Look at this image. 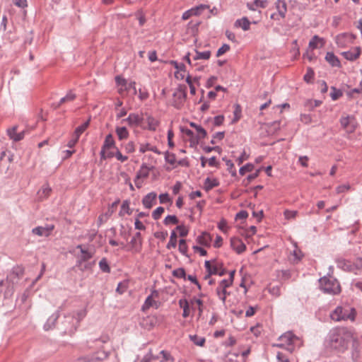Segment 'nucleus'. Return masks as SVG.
<instances>
[{"mask_svg": "<svg viewBox=\"0 0 362 362\" xmlns=\"http://www.w3.org/2000/svg\"><path fill=\"white\" fill-rule=\"evenodd\" d=\"M230 49V46L227 44L223 45L217 51L216 57H219L221 55L224 54Z\"/></svg>", "mask_w": 362, "mask_h": 362, "instance_id": "nucleus-60", "label": "nucleus"}, {"mask_svg": "<svg viewBox=\"0 0 362 362\" xmlns=\"http://www.w3.org/2000/svg\"><path fill=\"white\" fill-rule=\"evenodd\" d=\"M181 132L182 134L183 141L185 143L189 144V146L191 148H196L199 144V141L202 139L200 136H198L194 132L187 128H181Z\"/></svg>", "mask_w": 362, "mask_h": 362, "instance_id": "nucleus-8", "label": "nucleus"}, {"mask_svg": "<svg viewBox=\"0 0 362 362\" xmlns=\"http://www.w3.org/2000/svg\"><path fill=\"white\" fill-rule=\"evenodd\" d=\"M176 229L179 232V235L181 237H185L188 234V229L183 225L178 226Z\"/></svg>", "mask_w": 362, "mask_h": 362, "instance_id": "nucleus-63", "label": "nucleus"}, {"mask_svg": "<svg viewBox=\"0 0 362 362\" xmlns=\"http://www.w3.org/2000/svg\"><path fill=\"white\" fill-rule=\"evenodd\" d=\"M204 266L208 273L206 276V279L211 275L223 276L225 274V269L223 268L222 263L216 259L205 261Z\"/></svg>", "mask_w": 362, "mask_h": 362, "instance_id": "nucleus-6", "label": "nucleus"}, {"mask_svg": "<svg viewBox=\"0 0 362 362\" xmlns=\"http://www.w3.org/2000/svg\"><path fill=\"white\" fill-rule=\"evenodd\" d=\"M179 305L183 309L182 317L186 318L190 315V310L192 309L190 302L186 299H181L179 300Z\"/></svg>", "mask_w": 362, "mask_h": 362, "instance_id": "nucleus-28", "label": "nucleus"}, {"mask_svg": "<svg viewBox=\"0 0 362 362\" xmlns=\"http://www.w3.org/2000/svg\"><path fill=\"white\" fill-rule=\"evenodd\" d=\"M361 48L358 47H356L354 48L351 49L347 52H344L342 55L349 61H354L357 59L361 55Z\"/></svg>", "mask_w": 362, "mask_h": 362, "instance_id": "nucleus-22", "label": "nucleus"}, {"mask_svg": "<svg viewBox=\"0 0 362 362\" xmlns=\"http://www.w3.org/2000/svg\"><path fill=\"white\" fill-rule=\"evenodd\" d=\"M192 249L194 252L199 253L201 256H206L207 255L206 250L199 245H194Z\"/></svg>", "mask_w": 362, "mask_h": 362, "instance_id": "nucleus-64", "label": "nucleus"}, {"mask_svg": "<svg viewBox=\"0 0 362 362\" xmlns=\"http://www.w3.org/2000/svg\"><path fill=\"white\" fill-rule=\"evenodd\" d=\"M325 45V40L324 38L319 37L318 35H314L309 42V48L311 49L322 48Z\"/></svg>", "mask_w": 362, "mask_h": 362, "instance_id": "nucleus-23", "label": "nucleus"}, {"mask_svg": "<svg viewBox=\"0 0 362 362\" xmlns=\"http://www.w3.org/2000/svg\"><path fill=\"white\" fill-rule=\"evenodd\" d=\"M165 209L162 206L156 208L152 213V217L154 220H158L162 214L164 213Z\"/></svg>", "mask_w": 362, "mask_h": 362, "instance_id": "nucleus-47", "label": "nucleus"}, {"mask_svg": "<svg viewBox=\"0 0 362 362\" xmlns=\"http://www.w3.org/2000/svg\"><path fill=\"white\" fill-rule=\"evenodd\" d=\"M225 134L223 132H216L214 134L211 143L215 144L221 141L224 138Z\"/></svg>", "mask_w": 362, "mask_h": 362, "instance_id": "nucleus-50", "label": "nucleus"}, {"mask_svg": "<svg viewBox=\"0 0 362 362\" xmlns=\"http://www.w3.org/2000/svg\"><path fill=\"white\" fill-rule=\"evenodd\" d=\"M139 151L141 153H145L146 151H152L158 155H160L161 153L156 146H153L148 142L141 143L139 144Z\"/></svg>", "mask_w": 362, "mask_h": 362, "instance_id": "nucleus-24", "label": "nucleus"}, {"mask_svg": "<svg viewBox=\"0 0 362 362\" xmlns=\"http://www.w3.org/2000/svg\"><path fill=\"white\" fill-rule=\"evenodd\" d=\"M75 98H76V95L72 91H69L66 95V96H64V98H62L60 100V104H62V103H66V102L73 101Z\"/></svg>", "mask_w": 362, "mask_h": 362, "instance_id": "nucleus-53", "label": "nucleus"}, {"mask_svg": "<svg viewBox=\"0 0 362 362\" xmlns=\"http://www.w3.org/2000/svg\"><path fill=\"white\" fill-rule=\"evenodd\" d=\"M119 200H117L115 202H113L112 204V205L109 207L107 211L103 214V215H105V221H107V219L112 216V214H113V209H112L116 207L117 206V204H119Z\"/></svg>", "mask_w": 362, "mask_h": 362, "instance_id": "nucleus-51", "label": "nucleus"}, {"mask_svg": "<svg viewBox=\"0 0 362 362\" xmlns=\"http://www.w3.org/2000/svg\"><path fill=\"white\" fill-rule=\"evenodd\" d=\"M124 150L127 153H132L135 151V144L132 141H129L124 145Z\"/></svg>", "mask_w": 362, "mask_h": 362, "instance_id": "nucleus-58", "label": "nucleus"}, {"mask_svg": "<svg viewBox=\"0 0 362 362\" xmlns=\"http://www.w3.org/2000/svg\"><path fill=\"white\" fill-rule=\"evenodd\" d=\"M16 130H17L16 127H13V129H9L8 131V135L11 137V139H12L15 141H20V140L23 139V138L24 136L23 132L17 134Z\"/></svg>", "mask_w": 362, "mask_h": 362, "instance_id": "nucleus-38", "label": "nucleus"}, {"mask_svg": "<svg viewBox=\"0 0 362 362\" xmlns=\"http://www.w3.org/2000/svg\"><path fill=\"white\" fill-rule=\"evenodd\" d=\"M330 96L333 100H337L341 98L343 93L341 90L337 89L335 87H331Z\"/></svg>", "mask_w": 362, "mask_h": 362, "instance_id": "nucleus-43", "label": "nucleus"}, {"mask_svg": "<svg viewBox=\"0 0 362 362\" xmlns=\"http://www.w3.org/2000/svg\"><path fill=\"white\" fill-rule=\"evenodd\" d=\"M218 228L223 233H228L229 230V226H228L227 221L225 219L220 221V222L218 223Z\"/></svg>", "mask_w": 362, "mask_h": 362, "instance_id": "nucleus-52", "label": "nucleus"}, {"mask_svg": "<svg viewBox=\"0 0 362 362\" xmlns=\"http://www.w3.org/2000/svg\"><path fill=\"white\" fill-rule=\"evenodd\" d=\"M187 100V87L185 85H180L173 92L172 105L177 109L182 108Z\"/></svg>", "mask_w": 362, "mask_h": 362, "instance_id": "nucleus-4", "label": "nucleus"}, {"mask_svg": "<svg viewBox=\"0 0 362 362\" xmlns=\"http://www.w3.org/2000/svg\"><path fill=\"white\" fill-rule=\"evenodd\" d=\"M51 191L52 189L49 185H42L37 192L39 199L42 200L47 199L50 195Z\"/></svg>", "mask_w": 362, "mask_h": 362, "instance_id": "nucleus-31", "label": "nucleus"}, {"mask_svg": "<svg viewBox=\"0 0 362 362\" xmlns=\"http://www.w3.org/2000/svg\"><path fill=\"white\" fill-rule=\"evenodd\" d=\"M127 288H128V283L127 282H126V281L120 282L117 285L116 291L119 294H122V293H124L127 291Z\"/></svg>", "mask_w": 362, "mask_h": 362, "instance_id": "nucleus-55", "label": "nucleus"}, {"mask_svg": "<svg viewBox=\"0 0 362 362\" xmlns=\"http://www.w3.org/2000/svg\"><path fill=\"white\" fill-rule=\"evenodd\" d=\"M354 37L351 34L342 33L336 37L335 41L337 45L340 47H345L348 45L353 42Z\"/></svg>", "mask_w": 362, "mask_h": 362, "instance_id": "nucleus-16", "label": "nucleus"}, {"mask_svg": "<svg viewBox=\"0 0 362 362\" xmlns=\"http://www.w3.org/2000/svg\"><path fill=\"white\" fill-rule=\"evenodd\" d=\"M173 274L177 278H185L186 274L183 268H178L173 272Z\"/></svg>", "mask_w": 362, "mask_h": 362, "instance_id": "nucleus-61", "label": "nucleus"}, {"mask_svg": "<svg viewBox=\"0 0 362 362\" xmlns=\"http://www.w3.org/2000/svg\"><path fill=\"white\" fill-rule=\"evenodd\" d=\"M132 214V209L130 208V201L124 200L122 203L119 215L122 217L126 215H131Z\"/></svg>", "mask_w": 362, "mask_h": 362, "instance_id": "nucleus-26", "label": "nucleus"}, {"mask_svg": "<svg viewBox=\"0 0 362 362\" xmlns=\"http://www.w3.org/2000/svg\"><path fill=\"white\" fill-rule=\"evenodd\" d=\"M190 340L197 346H204L205 344L206 339L202 337H199L197 334L189 335Z\"/></svg>", "mask_w": 362, "mask_h": 362, "instance_id": "nucleus-35", "label": "nucleus"}, {"mask_svg": "<svg viewBox=\"0 0 362 362\" xmlns=\"http://www.w3.org/2000/svg\"><path fill=\"white\" fill-rule=\"evenodd\" d=\"M242 117V108L239 104L234 105L233 118L232 119L231 124L237 123Z\"/></svg>", "mask_w": 362, "mask_h": 362, "instance_id": "nucleus-34", "label": "nucleus"}, {"mask_svg": "<svg viewBox=\"0 0 362 362\" xmlns=\"http://www.w3.org/2000/svg\"><path fill=\"white\" fill-rule=\"evenodd\" d=\"M78 248L81 249L80 260L86 262L92 257L91 253L83 249L81 245H78Z\"/></svg>", "mask_w": 362, "mask_h": 362, "instance_id": "nucleus-41", "label": "nucleus"}, {"mask_svg": "<svg viewBox=\"0 0 362 362\" xmlns=\"http://www.w3.org/2000/svg\"><path fill=\"white\" fill-rule=\"evenodd\" d=\"M209 6L205 4L193 7L183 13L182 18L184 21L189 19L192 16H200L204 10L209 9Z\"/></svg>", "mask_w": 362, "mask_h": 362, "instance_id": "nucleus-13", "label": "nucleus"}, {"mask_svg": "<svg viewBox=\"0 0 362 362\" xmlns=\"http://www.w3.org/2000/svg\"><path fill=\"white\" fill-rule=\"evenodd\" d=\"M190 305L192 310L197 309L199 311L198 315L200 317L202 315L204 310V303L200 298H193L190 300Z\"/></svg>", "mask_w": 362, "mask_h": 362, "instance_id": "nucleus-25", "label": "nucleus"}, {"mask_svg": "<svg viewBox=\"0 0 362 362\" xmlns=\"http://www.w3.org/2000/svg\"><path fill=\"white\" fill-rule=\"evenodd\" d=\"M355 317V312L353 310L351 315L346 316L343 313V309L340 307L337 308L331 314V318L334 321H339L341 320H346L350 318L354 320Z\"/></svg>", "mask_w": 362, "mask_h": 362, "instance_id": "nucleus-17", "label": "nucleus"}, {"mask_svg": "<svg viewBox=\"0 0 362 362\" xmlns=\"http://www.w3.org/2000/svg\"><path fill=\"white\" fill-rule=\"evenodd\" d=\"M234 274L235 271L230 272L228 279L222 280L216 288V293L223 303H225L226 296L229 294L227 288L233 284Z\"/></svg>", "mask_w": 362, "mask_h": 362, "instance_id": "nucleus-5", "label": "nucleus"}, {"mask_svg": "<svg viewBox=\"0 0 362 362\" xmlns=\"http://www.w3.org/2000/svg\"><path fill=\"white\" fill-rule=\"evenodd\" d=\"M89 126V120L83 122L82 124L78 126L74 132V136H76V137H80V136L86 130V129Z\"/></svg>", "mask_w": 362, "mask_h": 362, "instance_id": "nucleus-37", "label": "nucleus"}, {"mask_svg": "<svg viewBox=\"0 0 362 362\" xmlns=\"http://www.w3.org/2000/svg\"><path fill=\"white\" fill-rule=\"evenodd\" d=\"M211 57V52L210 51H205V52H199L195 51V54L193 56L194 60H199V59H205L207 60Z\"/></svg>", "mask_w": 362, "mask_h": 362, "instance_id": "nucleus-36", "label": "nucleus"}, {"mask_svg": "<svg viewBox=\"0 0 362 362\" xmlns=\"http://www.w3.org/2000/svg\"><path fill=\"white\" fill-rule=\"evenodd\" d=\"M250 22L246 17H243L240 19H238L235 22V27H240L243 30L246 31L250 29Z\"/></svg>", "mask_w": 362, "mask_h": 362, "instance_id": "nucleus-32", "label": "nucleus"}, {"mask_svg": "<svg viewBox=\"0 0 362 362\" xmlns=\"http://www.w3.org/2000/svg\"><path fill=\"white\" fill-rule=\"evenodd\" d=\"M166 162L171 165V168L177 165L176 157L173 153H167L165 156Z\"/></svg>", "mask_w": 362, "mask_h": 362, "instance_id": "nucleus-40", "label": "nucleus"}, {"mask_svg": "<svg viewBox=\"0 0 362 362\" xmlns=\"http://www.w3.org/2000/svg\"><path fill=\"white\" fill-rule=\"evenodd\" d=\"M325 60L332 66L339 67L340 61L338 57L332 52H328L325 56Z\"/></svg>", "mask_w": 362, "mask_h": 362, "instance_id": "nucleus-27", "label": "nucleus"}, {"mask_svg": "<svg viewBox=\"0 0 362 362\" xmlns=\"http://www.w3.org/2000/svg\"><path fill=\"white\" fill-rule=\"evenodd\" d=\"M194 130V133L202 139H204L207 135L206 130L200 125H198Z\"/></svg>", "mask_w": 362, "mask_h": 362, "instance_id": "nucleus-57", "label": "nucleus"}, {"mask_svg": "<svg viewBox=\"0 0 362 362\" xmlns=\"http://www.w3.org/2000/svg\"><path fill=\"white\" fill-rule=\"evenodd\" d=\"M280 344L278 345L280 347H283L285 346H289L295 344L296 341L298 340V338L291 332H287L282 334L279 339Z\"/></svg>", "mask_w": 362, "mask_h": 362, "instance_id": "nucleus-15", "label": "nucleus"}, {"mask_svg": "<svg viewBox=\"0 0 362 362\" xmlns=\"http://www.w3.org/2000/svg\"><path fill=\"white\" fill-rule=\"evenodd\" d=\"M339 122L341 127L349 134L354 133L358 127L356 118L353 115L342 116Z\"/></svg>", "mask_w": 362, "mask_h": 362, "instance_id": "nucleus-9", "label": "nucleus"}, {"mask_svg": "<svg viewBox=\"0 0 362 362\" xmlns=\"http://www.w3.org/2000/svg\"><path fill=\"white\" fill-rule=\"evenodd\" d=\"M157 194L156 192H151L147 194L142 199V204L146 209H151L156 204Z\"/></svg>", "mask_w": 362, "mask_h": 362, "instance_id": "nucleus-21", "label": "nucleus"}, {"mask_svg": "<svg viewBox=\"0 0 362 362\" xmlns=\"http://www.w3.org/2000/svg\"><path fill=\"white\" fill-rule=\"evenodd\" d=\"M115 145V140L112 134L106 136L103 146L101 150V158L106 159L114 156V153L110 151L112 148H114Z\"/></svg>", "mask_w": 362, "mask_h": 362, "instance_id": "nucleus-10", "label": "nucleus"}, {"mask_svg": "<svg viewBox=\"0 0 362 362\" xmlns=\"http://www.w3.org/2000/svg\"><path fill=\"white\" fill-rule=\"evenodd\" d=\"M117 85L119 86L124 87V89H127V81L124 78L117 76L115 78Z\"/></svg>", "mask_w": 362, "mask_h": 362, "instance_id": "nucleus-62", "label": "nucleus"}, {"mask_svg": "<svg viewBox=\"0 0 362 362\" xmlns=\"http://www.w3.org/2000/svg\"><path fill=\"white\" fill-rule=\"evenodd\" d=\"M159 293L156 290H153L151 294L146 298L142 307V311H146L150 308H158L160 302L158 300Z\"/></svg>", "mask_w": 362, "mask_h": 362, "instance_id": "nucleus-11", "label": "nucleus"}, {"mask_svg": "<svg viewBox=\"0 0 362 362\" xmlns=\"http://www.w3.org/2000/svg\"><path fill=\"white\" fill-rule=\"evenodd\" d=\"M254 169V165L251 163H247L245 165L240 168L239 173L241 175H244L247 172H251Z\"/></svg>", "mask_w": 362, "mask_h": 362, "instance_id": "nucleus-56", "label": "nucleus"}, {"mask_svg": "<svg viewBox=\"0 0 362 362\" xmlns=\"http://www.w3.org/2000/svg\"><path fill=\"white\" fill-rule=\"evenodd\" d=\"M267 5H268V1L267 0H255L253 6L247 4V7L249 8L250 10L254 11V10H255V8L254 7V6L256 7L264 8L267 6Z\"/></svg>", "mask_w": 362, "mask_h": 362, "instance_id": "nucleus-39", "label": "nucleus"}, {"mask_svg": "<svg viewBox=\"0 0 362 362\" xmlns=\"http://www.w3.org/2000/svg\"><path fill=\"white\" fill-rule=\"evenodd\" d=\"M230 243L231 248L238 255L243 253L246 250L245 244L239 238H231Z\"/></svg>", "mask_w": 362, "mask_h": 362, "instance_id": "nucleus-14", "label": "nucleus"}, {"mask_svg": "<svg viewBox=\"0 0 362 362\" xmlns=\"http://www.w3.org/2000/svg\"><path fill=\"white\" fill-rule=\"evenodd\" d=\"M321 289L326 293L336 295L341 292L339 282L332 278L323 277L320 280Z\"/></svg>", "mask_w": 362, "mask_h": 362, "instance_id": "nucleus-3", "label": "nucleus"}, {"mask_svg": "<svg viewBox=\"0 0 362 362\" xmlns=\"http://www.w3.org/2000/svg\"><path fill=\"white\" fill-rule=\"evenodd\" d=\"M143 115H140L136 113H131L129 116L124 119L130 127H141V124L142 122Z\"/></svg>", "mask_w": 362, "mask_h": 362, "instance_id": "nucleus-19", "label": "nucleus"}, {"mask_svg": "<svg viewBox=\"0 0 362 362\" xmlns=\"http://www.w3.org/2000/svg\"><path fill=\"white\" fill-rule=\"evenodd\" d=\"M179 251L184 255H186L188 250V247L186 243V240L184 239H181L179 242Z\"/></svg>", "mask_w": 362, "mask_h": 362, "instance_id": "nucleus-49", "label": "nucleus"}, {"mask_svg": "<svg viewBox=\"0 0 362 362\" xmlns=\"http://www.w3.org/2000/svg\"><path fill=\"white\" fill-rule=\"evenodd\" d=\"M100 269L106 273H109L110 272V266L105 258L102 259L99 262Z\"/></svg>", "mask_w": 362, "mask_h": 362, "instance_id": "nucleus-48", "label": "nucleus"}, {"mask_svg": "<svg viewBox=\"0 0 362 362\" xmlns=\"http://www.w3.org/2000/svg\"><path fill=\"white\" fill-rule=\"evenodd\" d=\"M146 157H148V156H146L145 158ZM148 158L151 160L150 163L147 164L143 163L136 173L134 183L137 188H141L142 187L144 180L146 179L148 177L150 172L154 169L153 164L156 163V160L151 156H148Z\"/></svg>", "mask_w": 362, "mask_h": 362, "instance_id": "nucleus-2", "label": "nucleus"}, {"mask_svg": "<svg viewBox=\"0 0 362 362\" xmlns=\"http://www.w3.org/2000/svg\"><path fill=\"white\" fill-rule=\"evenodd\" d=\"M54 226L53 225H48L47 226H38L36 228H34L32 230V233L37 236L42 237H48L51 232L54 230Z\"/></svg>", "mask_w": 362, "mask_h": 362, "instance_id": "nucleus-18", "label": "nucleus"}, {"mask_svg": "<svg viewBox=\"0 0 362 362\" xmlns=\"http://www.w3.org/2000/svg\"><path fill=\"white\" fill-rule=\"evenodd\" d=\"M219 182L216 178L207 177L204 182V188L206 191H210L213 188L218 187Z\"/></svg>", "mask_w": 362, "mask_h": 362, "instance_id": "nucleus-29", "label": "nucleus"}, {"mask_svg": "<svg viewBox=\"0 0 362 362\" xmlns=\"http://www.w3.org/2000/svg\"><path fill=\"white\" fill-rule=\"evenodd\" d=\"M275 7L278 13L272 14L271 18L276 21L284 18L287 12V4L286 1L277 0L275 3Z\"/></svg>", "mask_w": 362, "mask_h": 362, "instance_id": "nucleus-12", "label": "nucleus"}, {"mask_svg": "<svg viewBox=\"0 0 362 362\" xmlns=\"http://www.w3.org/2000/svg\"><path fill=\"white\" fill-rule=\"evenodd\" d=\"M315 73L311 68L307 69V72L304 76V80L307 83H312L314 78Z\"/></svg>", "mask_w": 362, "mask_h": 362, "instance_id": "nucleus-45", "label": "nucleus"}, {"mask_svg": "<svg viewBox=\"0 0 362 362\" xmlns=\"http://www.w3.org/2000/svg\"><path fill=\"white\" fill-rule=\"evenodd\" d=\"M159 201H160V204H166V203L172 204V200L170 198V196L168 193L160 194L159 195Z\"/></svg>", "mask_w": 362, "mask_h": 362, "instance_id": "nucleus-59", "label": "nucleus"}, {"mask_svg": "<svg viewBox=\"0 0 362 362\" xmlns=\"http://www.w3.org/2000/svg\"><path fill=\"white\" fill-rule=\"evenodd\" d=\"M160 354L162 355L160 362H174V358L169 353L162 351Z\"/></svg>", "mask_w": 362, "mask_h": 362, "instance_id": "nucleus-54", "label": "nucleus"}, {"mask_svg": "<svg viewBox=\"0 0 362 362\" xmlns=\"http://www.w3.org/2000/svg\"><path fill=\"white\" fill-rule=\"evenodd\" d=\"M351 337V332L345 328L335 329L330 334L329 346L338 351H344L347 349Z\"/></svg>", "mask_w": 362, "mask_h": 362, "instance_id": "nucleus-1", "label": "nucleus"}, {"mask_svg": "<svg viewBox=\"0 0 362 362\" xmlns=\"http://www.w3.org/2000/svg\"><path fill=\"white\" fill-rule=\"evenodd\" d=\"M212 241V237L207 232H202L196 238V242L204 247H210Z\"/></svg>", "mask_w": 362, "mask_h": 362, "instance_id": "nucleus-20", "label": "nucleus"}, {"mask_svg": "<svg viewBox=\"0 0 362 362\" xmlns=\"http://www.w3.org/2000/svg\"><path fill=\"white\" fill-rule=\"evenodd\" d=\"M165 225L168 226L171 224H177L178 223L177 218L174 215H168L163 221Z\"/></svg>", "mask_w": 362, "mask_h": 362, "instance_id": "nucleus-44", "label": "nucleus"}, {"mask_svg": "<svg viewBox=\"0 0 362 362\" xmlns=\"http://www.w3.org/2000/svg\"><path fill=\"white\" fill-rule=\"evenodd\" d=\"M186 82L189 87V93L190 95H194L196 94V87L195 83H199V80L197 78H192L191 76L188 75L186 78Z\"/></svg>", "mask_w": 362, "mask_h": 362, "instance_id": "nucleus-30", "label": "nucleus"}, {"mask_svg": "<svg viewBox=\"0 0 362 362\" xmlns=\"http://www.w3.org/2000/svg\"><path fill=\"white\" fill-rule=\"evenodd\" d=\"M177 245V235L175 231L172 232L168 243L167 244V248L171 249L175 248Z\"/></svg>", "mask_w": 362, "mask_h": 362, "instance_id": "nucleus-42", "label": "nucleus"}, {"mask_svg": "<svg viewBox=\"0 0 362 362\" xmlns=\"http://www.w3.org/2000/svg\"><path fill=\"white\" fill-rule=\"evenodd\" d=\"M144 320L146 321V324H145L144 326L148 329H151L155 326L156 317L155 316H149Z\"/></svg>", "mask_w": 362, "mask_h": 362, "instance_id": "nucleus-46", "label": "nucleus"}, {"mask_svg": "<svg viewBox=\"0 0 362 362\" xmlns=\"http://www.w3.org/2000/svg\"><path fill=\"white\" fill-rule=\"evenodd\" d=\"M115 132L117 134V136L119 140L127 139L129 136V131L124 127H116Z\"/></svg>", "mask_w": 362, "mask_h": 362, "instance_id": "nucleus-33", "label": "nucleus"}, {"mask_svg": "<svg viewBox=\"0 0 362 362\" xmlns=\"http://www.w3.org/2000/svg\"><path fill=\"white\" fill-rule=\"evenodd\" d=\"M160 120L149 114L143 115L141 128L144 130H148L150 132H156L160 127Z\"/></svg>", "mask_w": 362, "mask_h": 362, "instance_id": "nucleus-7", "label": "nucleus"}]
</instances>
